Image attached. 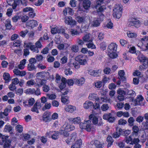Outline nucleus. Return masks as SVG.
Returning a JSON list of instances; mask_svg holds the SVG:
<instances>
[{"label":"nucleus","instance_id":"nucleus-1","mask_svg":"<svg viewBox=\"0 0 148 148\" xmlns=\"http://www.w3.org/2000/svg\"><path fill=\"white\" fill-rule=\"evenodd\" d=\"M86 17L82 16H79L76 18V20L79 23H82V28L81 29L82 32L86 31L88 28L90 24V21L89 20L86 19ZM86 18H88V16H86Z\"/></svg>","mask_w":148,"mask_h":148},{"label":"nucleus","instance_id":"nucleus-2","mask_svg":"<svg viewBox=\"0 0 148 148\" xmlns=\"http://www.w3.org/2000/svg\"><path fill=\"white\" fill-rule=\"evenodd\" d=\"M79 125L81 129H85L87 132L93 131L95 130V127L91 123L90 120L85 121L83 122H80Z\"/></svg>","mask_w":148,"mask_h":148},{"label":"nucleus","instance_id":"nucleus-3","mask_svg":"<svg viewBox=\"0 0 148 148\" xmlns=\"http://www.w3.org/2000/svg\"><path fill=\"white\" fill-rule=\"evenodd\" d=\"M117 45L115 43H111L108 47V55L111 58H116L117 54L116 53Z\"/></svg>","mask_w":148,"mask_h":148},{"label":"nucleus","instance_id":"nucleus-4","mask_svg":"<svg viewBox=\"0 0 148 148\" xmlns=\"http://www.w3.org/2000/svg\"><path fill=\"white\" fill-rule=\"evenodd\" d=\"M140 22L138 20L132 18L129 19L127 25L129 27L134 26L136 27H138L140 26Z\"/></svg>","mask_w":148,"mask_h":148},{"label":"nucleus","instance_id":"nucleus-5","mask_svg":"<svg viewBox=\"0 0 148 148\" xmlns=\"http://www.w3.org/2000/svg\"><path fill=\"white\" fill-rule=\"evenodd\" d=\"M75 60L79 62L81 65H85L87 63L86 58L85 56L81 55L77 56L75 58Z\"/></svg>","mask_w":148,"mask_h":148},{"label":"nucleus","instance_id":"nucleus-6","mask_svg":"<svg viewBox=\"0 0 148 148\" xmlns=\"http://www.w3.org/2000/svg\"><path fill=\"white\" fill-rule=\"evenodd\" d=\"M59 132L57 131H51L46 133V135L49 138H51L53 139L56 140L58 139Z\"/></svg>","mask_w":148,"mask_h":148},{"label":"nucleus","instance_id":"nucleus-7","mask_svg":"<svg viewBox=\"0 0 148 148\" xmlns=\"http://www.w3.org/2000/svg\"><path fill=\"white\" fill-rule=\"evenodd\" d=\"M65 23L71 26H74L76 25V21L73 20L71 16H66L64 18Z\"/></svg>","mask_w":148,"mask_h":148},{"label":"nucleus","instance_id":"nucleus-8","mask_svg":"<svg viewBox=\"0 0 148 148\" xmlns=\"http://www.w3.org/2000/svg\"><path fill=\"white\" fill-rule=\"evenodd\" d=\"M89 119L90 120L92 119V122L94 125L100 126L102 124V122L101 121H99L98 118L93 114L90 115L89 116Z\"/></svg>","mask_w":148,"mask_h":148},{"label":"nucleus","instance_id":"nucleus-9","mask_svg":"<svg viewBox=\"0 0 148 148\" xmlns=\"http://www.w3.org/2000/svg\"><path fill=\"white\" fill-rule=\"evenodd\" d=\"M47 82V80L45 79L37 78L36 79V83L35 85V86L41 87L45 84H46Z\"/></svg>","mask_w":148,"mask_h":148},{"label":"nucleus","instance_id":"nucleus-10","mask_svg":"<svg viewBox=\"0 0 148 148\" xmlns=\"http://www.w3.org/2000/svg\"><path fill=\"white\" fill-rule=\"evenodd\" d=\"M122 6L121 4H116L114 7V8L113 10L114 13L119 11V14H118L117 16L118 17H121L122 13Z\"/></svg>","mask_w":148,"mask_h":148},{"label":"nucleus","instance_id":"nucleus-11","mask_svg":"<svg viewBox=\"0 0 148 148\" xmlns=\"http://www.w3.org/2000/svg\"><path fill=\"white\" fill-rule=\"evenodd\" d=\"M21 3L23 5L26 6L27 5L28 2L25 0H16L13 6V9H15L16 7L18 6L19 4Z\"/></svg>","mask_w":148,"mask_h":148},{"label":"nucleus","instance_id":"nucleus-12","mask_svg":"<svg viewBox=\"0 0 148 148\" xmlns=\"http://www.w3.org/2000/svg\"><path fill=\"white\" fill-rule=\"evenodd\" d=\"M85 82V79L84 77H81L79 79H74V82L75 84L78 86H81L84 84Z\"/></svg>","mask_w":148,"mask_h":148},{"label":"nucleus","instance_id":"nucleus-13","mask_svg":"<svg viewBox=\"0 0 148 148\" xmlns=\"http://www.w3.org/2000/svg\"><path fill=\"white\" fill-rule=\"evenodd\" d=\"M144 98L142 95H138L137 96V98L134 101L135 105H141L144 100Z\"/></svg>","mask_w":148,"mask_h":148},{"label":"nucleus","instance_id":"nucleus-14","mask_svg":"<svg viewBox=\"0 0 148 148\" xmlns=\"http://www.w3.org/2000/svg\"><path fill=\"white\" fill-rule=\"evenodd\" d=\"M68 119L70 122L75 124L80 123L81 121V118L79 117H77L75 118H70Z\"/></svg>","mask_w":148,"mask_h":148},{"label":"nucleus","instance_id":"nucleus-15","mask_svg":"<svg viewBox=\"0 0 148 148\" xmlns=\"http://www.w3.org/2000/svg\"><path fill=\"white\" fill-rule=\"evenodd\" d=\"M101 72V70H94L90 69L88 73L90 75L94 76H97L99 75Z\"/></svg>","mask_w":148,"mask_h":148},{"label":"nucleus","instance_id":"nucleus-16","mask_svg":"<svg viewBox=\"0 0 148 148\" xmlns=\"http://www.w3.org/2000/svg\"><path fill=\"white\" fill-rule=\"evenodd\" d=\"M38 24L37 22L34 20L28 21L26 23L27 26H29L32 28H33L36 26Z\"/></svg>","mask_w":148,"mask_h":148},{"label":"nucleus","instance_id":"nucleus-17","mask_svg":"<svg viewBox=\"0 0 148 148\" xmlns=\"http://www.w3.org/2000/svg\"><path fill=\"white\" fill-rule=\"evenodd\" d=\"M82 144V140L80 139H79L71 146V148H80Z\"/></svg>","mask_w":148,"mask_h":148},{"label":"nucleus","instance_id":"nucleus-18","mask_svg":"<svg viewBox=\"0 0 148 148\" xmlns=\"http://www.w3.org/2000/svg\"><path fill=\"white\" fill-rule=\"evenodd\" d=\"M41 107L40 102H36L32 108L31 110L32 112L38 113V109L40 108Z\"/></svg>","mask_w":148,"mask_h":148},{"label":"nucleus","instance_id":"nucleus-19","mask_svg":"<svg viewBox=\"0 0 148 148\" xmlns=\"http://www.w3.org/2000/svg\"><path fill=\"white\" fill-rule=\"evenodd\" d=\"M91 144H94L97 148H102L103 147V143L100 142L97 140H95L94 142H92Z\"/></svg>","mask_w":148,"mask_h":148},{"label":"nucleus","instance_id":"nucleus-20","mask_svg":"<svg viewBox=\"0 0 148 148\" xmlns=\"http://www.w3.org/2000/svg\"><path fill=\"white\" fill-rule=\"evenodd\" d=\"M76 107L73 106L71 105H68L65 107V110L66 111L70 112L72 113L76 110Z\"/></svg>","mask_w":148,"mask_h":148},{"label":"nucleus","instance_id":"nucleus-21","mask_svg":"<svg viewBox=\"0 0 148 148\" xmlns=\"http://www.w3.org/2000/svg\"><path fill=\"white\" fill-rule=\"evenodd\" d=\"M88 98L89 99L92 100H96L98 101L99 100V98L97 95L94 93H90L88 96Z\"/></svg>","mask_w":148,"mask_h":148},{"label":"nucleus","instance_id":"nucleus-22","mask_svg":"<svg viewBox=\"0 0 148 148\" xmlns=\"http://www.w3.org/2000/svg\"><path fill=\"white\" fill-rule=\"evenodd\" d=\"M4 132H9L10 134H12L13 132L12 131V127L9 125H5V126Z\"/></svg>","mask_w":148,"mask_h":148},{"label":"nucleus","instance_id":"nucleus-23","mask_svg":"<svg viewBox=\"0 0 148 148\" xmlns=\"http://www.w3.org/2000/svg\"><path fill=\"white\" fill-rule=\"evenodd\" d=\"M90 34H85L83 37L84 41L85 42H91L92 41V39L90 37Z\"/></svg>","mask_w":148,"mask_h":148},{"label":"nucleus","instance_id":"nucleus-24","mask_svg":"<svg viewBox=\"0 0 148 148\" xmlns=\"http://www.w3.org/2000/svg\"><path fill=\"white\" fill-rule=\"evenodd\" d=\"M42 119L43 121L47 122L50 121L51 119L49 115L47 112H45L43 114Z\"/></svg>","mask_w":148,"mask_h":148},{"label":"nucleus","instance_id":"nucleus-25","mask_svg":"<svg viewBox=\"0 0 148 148\" xmlns=\"http://www.w3.org/2000/svg\"><path fill=\"white\" fill-rule=\"evenodd\" d=\"M125 72L123 70H121L118 72V75L119 77L118 78L119 79L121 80L125 81Z\"/></svg>","mask_w":148,"mask_h":148},{"label":"nucleus","instance_id":"nucleus-26","mask_svg":"<svg viewBox=\"0 0 148 148\" xmlns=\"http://www.w3.org/2000/svg\"><path fill=\"white\" fill-rule=\"evenodd\" d=\"M93 106V103L89 101H86L83 104V107L85 109H88Z\"/></svg>","mask_w":148,"mask_h":148},{"label":"nucleus","instance_id":"nucleus-27","mask_svg":"<svg viewBox=\"0 0 148 148\" xmlns=\"http://www.w3.org/2000/svg\"><path fill=\"white\" fill-rule=\"evenodd\" d=\"M3 76L5 83H8L10 81L11 78L8 73H4Z\"/></svg>","mask_w":148,"mask_h":148},{"label":"nucleus","instance_id":"nucleus-28","mask_svg":"<svg viewBox=\"0 0 148 148\" xmlns=\"http://www.w3.org/2000/svg\"><path fill=\"white\" fill-rule=\"evenodd\" d=\"M61 82L60 84L59 85V87L61 90H62L66 86V79L64 77H62Z\"/></svg>","mask_w":148,"mask_h":148},{"label":"nucleus","instance_id":"nucleus-29","mask_svg":"<svg viewBox=\"0 0 148 148\" xmlns=\"http://www.w3.org/2000/svg\"><path fill=\"white\" fill-rule=\"evenodd\" d=\"M91 2L89 0H87L86 2L82 3L83 7L86 10L88 9L90 7Z\"/></svg>","mask_w":148,"mask_h":148},{"label":"nucleus","instance_id":"nucleus-30","mask_svg":"<svg viewBox=\"0 0 148 148\" xmlns=\"http://www.w3.org/2000/svg\"><path fill=\"white\" fill-rule=\"evenodd\" d=\"M79 64L77 62L74 61L73 62H70L69 64V65L70 66H73L74 68L77 69H79L80 67Z\"/></svg>","mask_w":148,"mask_h":148},{"label":"nucleus","instance_id":"nucleus-31","mask_svg":"<svg viewBox=\"0 0 148 148\" xmlns=\"http://www.w3.org/2000/svg\"><path fill=\"white\" fill-rule=\"evenodd\" d=\"M26 60L25 59H24L21 61L20 64L18 65V68L21 69H23L25 67V65L26 63Z\"/></svg>","mask_w":148,"mask_h":148},{"label":"nucleus","instance_id":"nucleus-32","mask_svg":"<svg viewBox=\"0 0 148 148\" xmlns=\"http://www.w3.org/2000/svg\"><path fill=\"white\" fill-rule=\"evenodd\" d=\"M45 73L44 72H41L37 73L36 74L37 78L43 79L45 76Z\"/></svg>","mask_w":148,"mask_h":148},{"label":"nucleus","instance_id":"nucleus-33","mask_svg":"<svg viewBox=\"0 0 148 148\" xmlns=\"http://www.w3.org/2000/svg\"><path fill=\"white\" fill-rule=\"evenodd\" d=\"M106 9L105 6L104 5L101 6L97 9V11L99 14H102V13L103 12L104 10Z\"/></svg>","mask_w":148,"mask_h":148},{"label":"nucleus","instance_id":"nucleus-34","mask_svg":"<svg viewBox=\"0 0 148 148\" xmlns=\"http://www.w3.org/2000/svg\"><path fill=\"white\" fill-rule=\"evenodd\" d=\"M127 97L129 98L132 97L135 95V91L131 90H128L127 92Z\"/></svg>","mask_w":148,"mask_h":148},{"label":"nucleus","instance_id":"nucleus-35","mask_svg":"<svg viewBox=\"0 0 148 148\" xmlns=\"http://www.w3.org/2000/svg\"><path fill=\"white\" fill-rule=\"evenodd\" d=\"M127 36L129 38H134L137 36V34L136 33L132 32L130 31H127Z\"/></svg>","mask_w":148,"mask_h":148},{"label":"nucleus","instance_id":"nucleus-36","mask_svg":"<svg viewBox=\"0 0 148 148\" xmlns=\"http://www.w3.org/2000/svg\"><path fill=\"white\" fill-rule=\"evenodd\" d=\"M68 131L61 129L59 130V133L60 134H63L64 136L65 137H67L69 136V134L68 132Z\"/></svg>","mask_w":148,"mask_h":148},{"label":"nucleus","instance_id":"nucleus-37","mask_svg":"<svg viewBox=\"0 0 148 148\" xmlns=\"http://www.w3.org/2000/svg\"><path fill=\"white\" fill-rule=\"evenodd\" d=\"M21 41L20 40H17L14 41L13 43L12 47H18L20 46Z\"/></svg>","mask_w":148,"mask_h":148},{"label":"nucleus","instance_id":"nucleus-38","mask_svg":"<svg viewBox=\"0 0 148 148\" xmlns=\"http://www.w3.org/2000/svg\"><path fill=\"white\" fill-rule=\"evenodd\" d=\"M71 50L73 52H77L79 51V47L77 45H73L71 46Z\"/></svg>","mask_w":148,"mask_h":148},{"label":"nucleus","instance_id":"nucleus-39","mask_svg":"<svg viewBox=\"0 0 148 148\" xmlns=\"http://www.w3.org/2000/svg\"><path fill=\"white\" fill-rule=\"evenodd\" d=\"M30 49L33 52H35L36 53H38L39 50L38 48L35 45H31L30 46Z\"/></svg>","mask_w":148,"mask_h":148},{"label":"nucleus","instance_id":"nucleus-40","mask_svg":"<svg viewBox=\"0 0 148 148\" xmlns=\"http://www.w3.org/2000/svg\"><path fill=\"white\" fill-rule=\"evenodd\" d=\"M147 58L142 54H140L138 57V59L140 62H143L144 61L146 60Z\"/></svg>","mask_w":148,"mask_h":148},{"label":"nucleus","instance_id":"nucleus-41","mask_svg":"<svg viewBox=\"0 0 148 148\" xmlns=\"http://www.w3.org/2000/svg\"><path fill=\"white\" fill-rule=\"evenodd\" d=\"M36 83L34 80L31 79L28 80L26 82V85L29 86H31L34 85H36Z\"/></svg>","mask_w":148,"mask_h":148},{"label":"nucleus","instance_id":"nucleus-42","mask_svg":"<svg viewBox=\"0 0 148 148\" xmlns=\"http://www.w3.org/2000/svg\"><path fill=\"white\" fill-rule=\"evenodd\" d=\"M100 101L102 102L105 103H109L110 102V99L107 97H101L100 98Z\"/></svg>","mask_w":148,"mask_h":148},{"label":"nucleus","instance_id":"nucleus-43","mask_svg":"<svg viewBox=\"0 0 148 148\" xmlns=\"http://www.w3.org/2000/svg\"><path fill=\"white\" fill-rule=\"evenodd\" d=\"M42 38H40L39 40L35 43V45L38 48H40L42 47V45L40 42L42 40Z\"/></svg>","mask_w":148,"mask_h":148},{"label":"nucleus","instance_id":"nucleus-44","mask_svg":"<svg viewBox=\"0 0 148 148\" xmlns=\"http://www.w3.org/2000/svg\"><path fill=\"white\" fill-rule=\"evenodd\" d=\"M10 21L8 19L6 20L5 23V25L7 29H10L12 27V25L10 23Z\"/></svg>","mask_w":148,"mask_h":148},{"label":"nucleus","instance_id":"nucleus-45","mask_svg":"<svg viewBox=\"0 0 148 148\" xmlns=\"http://www.w3.org/2000/svg\"><path fill=\"white\" fill-rule=\"evenodd\" d=\"M107 141L108 143L107 145L108 147H110L113 142L112 138L110 136H108L107 138Z\"/></svg>","mask_w":148,"mask_h":148},{"label":"nucleus","instance_id":"nucleus-46","mask_svg":"<svg viewBox=\"0 0 148 148\" xmlns=\"http://www.w3.org/2000/svg\"><path fill=\"white\" fill-rule=\"evenodd\" d=\"M100 24V22L97 18H95L92 23V25L94 27H97Z\"/></svg>","mask_w":148,"mask_h":148},{"label":"nucleus","instance_id":"nucleus-47","mask_svg":"<svg viewBox=\"0 0 148 148\" xmlns=\"http://www.w3.org/2000/svg\"><path fill=\"white\" fill-rule=\"evenodd\" d=\"M11 141L9 140H8L6 142H4V143H2V145H3V147L5 148H8L9 147L10 145Z\"/></svg>","mask_w":148,"mask_h":148},{"label":"nucleus","instance_id":"nucleus-48","mask_svg":"<svg viewBox=\"0 0 148 148\" xmlns=\"http://www.w3.org/2000/svg\"><path fill=\"white\" fill-rule=\"evenodd\" d=\"M70 127V124L68 123H65L63 125L61 129L65 130V131H69Z\"/></svg>","mask_w":148,"mask_h":148},{"label":"nucleus","instance_id":"nucleus-49","mask_svg":"<svg viewBox=\"0 0 148 148\" xmlns=\"http://www.w3.org/2000/svg\"><path fill=\"white\" fill-rule=\"evenodd\" d=\"M61 99L62 102L64 103H69V101L67 97L62 96Z\"/></svg>","mask_w":148,"mask_h":148},{"label":"nucleus","instance_id":"nucleus-50","mask_svg":"<svg viewBox=\"0 0 148 148\" xmlns=\"http://www.w3.org/2000/svg\"><path fill=\"white\" fill-rule=\"evenodd\" d=\"M35 69L34 64L29 63L27 66V69L28 71H31Z\"/></svg>","mask_w":148,"mask_h":148},{"label":"nucleus","instance_id":"nucleus-51","mask_svg":"<svg viewBox=\"0 0 148 148\" xmlns=\"http://www.w3.org/2000/svg\"><path fill=\"white\" fill-rule=\"evenodd\" d=\"M70 32L72 36L78 35L79 34V32L77 30L71 29L70 30Z\"/></svg>","mask_w":148,"mask_h":148},{"label":"nucleus","instance_id":"nucleus-52","mask_svg":"<svg viewBox=\"0 0 148 148\" xmlns=\"http://www.w3.org/2000/svg\"><path fill=\"white\" fill-rule=\"evenodd\" d=\"M135 119L133 117H130L128 120V122L130 126H132L133 125Z\"/></svg>","mask_w":148,"mask_h":148},{"label":"nucleus","instance_id":"nucleus-53","mask_svg":"<svg viewBox=\"0 0 148 148\" xmlns=\"http://www.w3.org/2000/svg\"><path fill=\"white\" fill-rule=\"evenodd\" d=\"M117 93L118 94V95L124 96L125 94V91L120 88L118 90Z\"/></svg>","mask_w":148,"mask_h":148},{"label":"nucleus","instance_id":"nucleus-54","mask_svg":"<svg viewBox=\"0 0 148 148\" xmlns=\"http://www.w3.org/2000/svg\"><path fill=\"white\" fill-rule=\"evenodd\" d=\"M144 118V116H138L136 119V121L138 123H140L143 121Z\"/></svg>","mask_w":148,"mask_h":148},{"label":"nucleus","instance_id":"nucleus-55","mask_svg":"<svg viewBox=\"0 0 148 148\" xmlns=\"http://www.w3.org/2000/svg\"><path fill=\"white\" fill-rule=\"evenodd\" d=\"M77 1L75 0L70 1L69 4L72 7H75L76 6Z\"/></svg>","mask_w":148,"mask_h":148},{"label":"nucleus","instance_id":"nucleus-56","mask_svg":"<svg viewBox=\"0 0 148 148\" xmlns=\"http://www.w3.org/2000/svg\"><path fill=\"white\" fill-rule=\"evenodd\" d=\"M14 84L12 83L10 84L8 86V88L11 91H13L16 89V86Z\"/></svg>","mask_w":148,"mask_h":148},{"label":"nucleus","instance_id":"nucleus-57","mask_svg":"<svg viewBox=\"0 0 148 148\" xmlns=\"http://www.w3.org/2000/svg\"><path fill=\"white\" fill-rule=\"evenodd\" d=\"M42 90L45 92H48L50 90L49 87L48 85L45 84L43 86Z\"/></svg>","mask_w":148,"mask_h":148},{"label":"nucleus","instance_id":"nucleus-58","mask_svg":"<svg viewBox=\"0 0 148 148\" xmlns=\"http://www.w3.org/2000/svg\"><path fill=\"white\" fill-rule=\"evenodd\" d=\"M35 101L34 98H31L28 101V104L29 107L32 106L35 103Z\"/></svg>","mask_w":148,"mask_h":148},{"label":"nucleus","instance_id":"nucleus-59","mask_svg":"<svg viewBox=\"0 0 148 148\" xmlns=\"http://www.w3.org/2000/svg\"><path fill=\"white\" fill-rule=\"evenodd\" d=\"M127 123V121L125 120L120 119L119 120L118 124L120 125H124Z\"/></svg>","mask_w":148,"mask_h":148},{"label":"nucleus","instance_id":"nucleus-60","mask_svg":"<svg viewBox=\"0 0 148 148\" xmlns=\"http://www.w3.org/2000/svg\"><path fill=\"white\" fill-rule=\"evenodd\" d=\"M47 96L49 99L51 100L54 99L56 97V95L54 94H47Z\"/></svg>","mask_w":148,"mask_h":148},{"label":"nucleus","instance_id":"nucleus-61","mask_svg":"<svg viewBox=\"0 0 148 148\" xmlns=\"http://www.w3.org/2000/svg\"><path fill=\"white\" fill-rule=\"evenodd\" d=\"M109 108V107L107 104L105 103L103 104L101 106V109L103 111H106Z\"/></svg>","mask_w":148,"mask_h":148},{"label":"nucleus","instance_id":"nucleus-62","mask_svg":"<svg viewBox=\"0 0 148 148\" xmlns=\"http://www.w3.org/2000/svg\"><path fill=\"white\" fill-rule=\"evenodd\" d=\"M70 138L71 139V140L74 141L77 137L76 134L75 133H73L71 134L70 136Z\"/></svg>","mask_w":148,"mask_h":148},{"label":"nucleus","instance_id":"nucleus-63","mask_svg":"<svg viewBox=\"0 0 148 148\" xmlns=\"http://www.w3.org/2000/svg\"><path fill=\"white\" fill-rule=\"evenodd\" d=\"M64 73L66 75H71L73 73V72L70 69H68L65 70Z\"/></svg>","mask_w":148,"mask_h":148},{"label":"nucleus","instance_id":"nucleus-64","mask_svg":"<svg viewBox=\"0 0 148 148\" xmlns=\"http://www.w3.org/2000/svg\"><path fill=\"white\" fill-rule=\"evenodd\" d=\"M16 131L19 133H21L23 131V127L20 125H17L16 127Z\"/></svg>","mask_w":148,"mask_h":148}]
</instances>
